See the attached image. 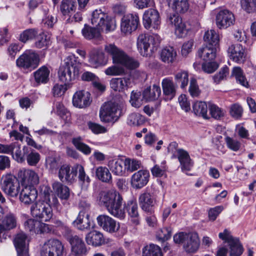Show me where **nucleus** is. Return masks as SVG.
<instances>
[{"mask_svg": "<svg viewBox=\"0 0 256 256\" xmlns=\"http://www.w3.org/2000/svg\"><path fill=\"white\" fill-rule=\"evenodd\" d=\"M104 50L112 58V63L115 64H120L130 70L135 69L140 66L138 60L129 56L114 44H106L104 45Z\"/></svg>", "mask_w": 256, "mask_h": 256, "instance_id": "f03ea898", "label": "nucleus"}, {"mask_svg": "<svg viewBox=\"0 0 256 256\" xmlns=\"http://www.w3.org/2000/svg\"><path fill=\"white\" fill-rule=\"evenodd\" d=\"M231 76L234 77L236 82L242 86L246 88H248L249 84L244 74L243 70L240 67H234L231 72Z\"/></svg>", "mask_w": 256, "mask_h": 256, "instance_id": "09e8293b", "label": "nucleus"}, {"mask_svg": "<svg viewBox=\"0 0 256 256\" xmlns=\"http://www.w3.org/2000/svg\"><path fill=\"white\" fill-rule=\"evenodd\" d=\"M16 226V218L15 215L9 212L0 218V242L6 240L7 232Z\"/></svg>", "mask_w": 256, "mask_h": 256, "instance_id": "f8f14e48", "label": "nucleus"}, {"mask_svg": "<svg viewBox=\"0 0 256 256\" xmlns=\"http://www.w3.org/2000/svg\"><path fill=\"white\" fill-rule=\"evenodd\" d=\"M139 18L137 14H128L124 16L121 20L122 32L130 34L136 30L139 24Z\"/></svg>", "mask_w": 256, "mask_h": 256, "instance_id": "dca6fc26", "label": "nucleus"}, {"mask_svg": "<svg viewBox=\"0 0 256 256\" xmlns=\"http://www.w3.org/2000/svg\"><path fill=\"white\" fill-rule=\"evenodd\" d=\"M72 143L76 148L86 155L91 153V148L82 142V138L80 136L73 138Z\"/></svg>", "mask_w": 256, "mask_h": 256, "instance_id": "5fc2aeb1", "label": "nucleus"}, {"mask_svg": "<svg viewBox=\"0 0 256 256\" xmlns=\"http://www.w3.org/2000/svg\"><path fill=\"white\" fill-rule=\"evenodd\" d=\"M172 8L176 13H184L189 8L188 0H172Z\"/></svg>", "mask_w": 256, "mask_h": 256, "instance_id": "6e6d98bb", "label": "nucleus"}, {"mask_svg": "<svg viewBox=\"0 0 256 256\" xmlns=\"http://www.w3.org/2000/svg\"><path fill=\"white\" fill-rule=\"evenodd\" d=\"M108 58L101 50H92L89 54L88 62L92 66L97 68L106 64Z\"/></svg>", "mask_w": 256, "mask_h": 256, "instance_id": "a878e982", "label": "nucleus"}, {"mask_svg": "<svg viewBox=\"0 0 256 256\" xmlns=\"http://www.w3.org/2000/svg\"><path fill=\"white\" fill-rule=\"evenodd\" d=\"M52 188L57 196L62 200H68L70 198V192L69 188L60 182H54L52 184Z\"/></svg>", "mask_w": 256, "mask_h": 256, "instance_id": "a18cd8bd", "label": "nucleus"}, {"mask_svg": "<svg viewBox=\"0 0 256 256\" xmlns=\"http://www.w3.org/2000/svg\"><path fill=\"white\" fill-rule=\"evenodd\" d=\"M6 152L5 154H12V158L18 162H22L25 160V154L24 148L22 150L20 145L17 142H13L6 144Z\"/></svg>", "mask_w": 256, "mask_h": 256, "instance_id": "7c9ffc66", "label": "nucleus"}, {"mask_svg": "<svg viewBox=\"0 0 256 256\" xmlns=\"http://www.w3.org/2000/svg\"><path fill=\"white\" fill-rule=\"evenodd\" d=\"M209 111L212 118L216 120H220L224 116V110L210 102H209Z\"/></svg>", "mask_w": 256, "mask_h": 256, "instance_id": "052dcab7", "label": "nucleus"}, {"mask_svg": "<svg viewBox=\"0 0 256 256\" xmlns=\"http://www.w3.org/2000/svg\"><path fill=\"white\" fill-rule=\"evenodd\" d=\"M143 24L146 29H149L151 27L154 29H158L160 24L158 12L154 8H150L146 10L143 16Z\"/></svg>", "mask_w": 256, "mask_h": 256, "instance_id": "2eb2a0df", "label": "nucleus"}, {"mask_svg": "<svg viewBox=\"0 0 256 256\" xmlns=\"http://www.w3.org/2000/svg\"><path fill=\"white\" fill-rule=\"evenodd\" d=\"M209 38V74L214 72L220 66V63L214 60L216 54L220 50V36L215 30H210Z\"/></svg>", "mask_w": 256, "mask_h": 256, "instance_id": "0eeeda50", "label": "nucleus"}, {"mask_svg": "<svg viewBox=\"0 0 256 256\" xmlns=\"http://www.w3.org/2000/svg\"><path fill=\"white\" fill-rule=\"evenodd\" d=\"M50 70L48 68L45 66H42L33 74L36 84V86L40 84H46L50 80L49 76Z\"/></svg>", "mask_w": 256, "mask_h": 256, "instance_id": "c9c22d12", "label": "nucleus"}, {"mask_svg": "<svg viewBox=\"0 0 256 256\" xmlns=\"http://www.w3.org/2000/svg\"><path fill=\"white\" fill-rule=\"evenodd\" d=\"M168 22L174 26L175 32L180 37H182L187 34V28L185 23L182 21V18L176 14H170L168 18Z\"/></svg>", "mask_w": 256, "mask_h": 256, "instance_id": "bb28decb", "label": "nucleus"}, {"mask_svg": "<svg viewBox=\"0 0 256 256\" xmlns=\"http://www.w3.org/2000/svg\"><path fill=\"white\" fill-rule=\"evenodd\" d=\"M71 246L72 252L74 256H84L87 252L86 244L82 239L78 236H71L68 238Z\"/></svg>", "mask_w": 256, "mask_h": 256, "instance_id": "4be33fe9", "label": "nucleus"}, {"mask_svg": "<svg viewBox=\"0 0 256 256\" xmlns=\"http://www.w3.org/2000/svg\"><path fill=\"white\" fill-rule=\"evenodd\" d=\"M56 112L66 122H68L70 118V113L65 108L64 106L60 102H57L56 104Z\"/></svg>", "mask_w": 256, "mask_h": 256, "instance_id": "338daca9", "label": "nucleus"}, {"mask_svg": "<svg viewBox=\"0 0 256 256\" xmlns=\"http://www.w3.org/2000/svg\"><path fill=\"white\" fill-rule=\"evenodd\" d=\"M96 178L100 181L107 184L112 183V176L109 170L105 166H98L96 170Z\"/></svg>", "mask_w": 256, "mask_h": 256, "instance_id": "de8ad7c7", "label": "nucleus"}, {"mask_svg": "<svg viewBox=\"0 0 256 256\" xmlns=\"http://www.w3.org/2000/svg\"><path fill=\"white\" fill-rule=\"evenodd\" d=\"M110 170L115 175L122 176L126 173L124 162L122 160H112L108 162V164Z\"/></svg>", "mask_w": 256, "mask_h": 256, "instance_id": "58836bf2", "label": "nucleus"}, {"mask_svg": "<svg viewBox=\"0 0 256 256\" xmlns=\"http://www.w3.org/2000/svg\"><path fill=\"white\" fill-rule=\"evenodd\" d=\"M27 236L22 232L16 234L14 239L17 256H29L28 244H26Z\"/></svg>", "mask_w": 256, "mask_h": 256, "instance_id": "6ab92c4d", "label": "nucleus"}, {"mask_svg": "<svg viewBox=\"0 0 256 256\" xmlns=\"http://www.w3.org/2000/svg\"><path fill=\"white\" fill-rule=\"evenodd\" d=\"M38 34V32L34 28L28 29L24 30L20 36V40L26 42L30 40L36 38Z\"/></svg>", "mask_w": 256, "mask_h": 256, "instance_id": "69168bd1", "label": "nucleus"}, {"mask_svg": "<svg viewBox=\"0 0 256 256\" xmlns=\"http://www.w3.org/2000/svg\"><path fill=\"white\" fill-rule=\"evenodd\" d=\"M96 220L98 225L107 232L114 233L118 230V224L114 220L108 216L100 215L97 217Z\"/></svg>", "mask_w": 256, "mask_h": 256, "instance_id": "b1692460", "label": "nucleus"}, {"mask_svg": "<svg viewBox=\"0 0 256 256\" xmlns=\"http://www.w3.org/2000/svg\"><path fill=\"white\" fill-rule=\"evenodd\" d=\"M124 166L128 172H132L140 168L142 166V163L140 161L137 160L126 158L124 160Z\"/></svg>", "mask_w": 256, "mask_h": 256, "instance_id": "bf43d9fd", "label": "nucleus"}, {"mask_svg": "<svg viewBox=\"0 0 256 256\" xmlns=\"http://www.w3.org/2000/svg\"><path fill=\"white\" fill-rule=\"evenodd\" d=\"M128 213L130 222L134 225H138L140 223V216L138 212V205L136 200H128L124 206Z\"/></svg>", "mask_w": 256, "mask_h": 256, "instance_id": "c756f323", "label": "nucleus"}, {"mask_svg": "<svg viewBox=\"0 0 256 256\" xmlns=\"http://www.w3.org/2000/svg\"><path fill=\"white\" fill-rule=\"evenodd\" d=\"M77 174V166L72 168L70 170V167L68 165L62 166L58 172V178L63 182L72 183L75 180Z\"/></svg>", "mask_w": 256, "mask_h": 256, "instance_id": "c85d7f7f", "label": "nucleus"}, {"mask_svg": "<svg viewBox=\"0 0 256 256\" xmlns=\"http://www.w3.org/2000/svg\"><path fill=\"white\" fill-rule=\"evenodd\" d=\"M228 52L231 60L237 63H242L246 60V48L240 44H234L229 46Z\"/></svg>", "mask_w": 256, "mask_h": 256, "instance_id": "393cba45", "label": "nucleus"}, {"mask_svg": "<svg viewBox=\"0 0 256 256\" xmlns=\"http://www.w3.org/2000/svg\"><path fill=\"white\" fill-rule=\"evenodd\" d=\"M42 222L30 218L24 222V226L26 230L36 234H44L50 232L51 230L49 226Z\"/></svg>", "mask_w": 256, "mask_h": 256, "instance_id": "f3484780", "label": "nucleus"}, {"mask_svg": "<svg viewBox=\"0 0 256 256\" xmlns=\"http://www.w3.org/2000/svg\"><path fill=\"white\" fill-rule=\"evenodd\" d=\"M172 228L170 226H166L159 230L156 233L157 240L161 242H164L169 240L172 236Z\"/></svg>", "mask_w": 256, "mask_h": 256, "instance_id": "13d9d810", "label": "nucleus"}, {"mask_svg": "<svg viewBox=\"0 0 256 256\" xmlns=\"http://www.w3.org/2000/svg\"><path fill=\"white\" fill-rule=\"evenodd\" d=\"M90 94L84 90L76 92L72 97L73 106L80 108L88 106L92 102Z\"/></svg>", "mask_w": 256, "mask_h": 256, "instance_id": "5701e85b", "label": "nucleus"}, {"mask_svg": "<svg viewBox=\"0 0 256 256\" xmlns=\"http://www.w3.org/2000/svg\"><path fill=\"white\" fill-rule=\"evenodd\" d=\"M77 171L78 172L79 184L80 185L82 189L87 190L91 182L90 178L86 174L84 168L82 165L77 166Z\"/></svg>", "mask_w": 256, "mask_h": 256, "instance_id": "49530a36", "label": "nucleus"}, {"mask_svg": "<svg viewBox=\"0 0 256 256\" xmlns=\"http://www.w3.org/2000/svg\"><path fill=\"white\" fill-rule=\"evenodd\" d=\"M176 52L171 46L164 48L160 54V58L162 62L166 64H172L176 60Z\"/></svg>", "mask_w": 256, "mask_h": 256, "instance_id": "ea45409f", "label": "nucleus"}, {"mask_svg": "<svg viewBox=\"0 0 256 256\" xmlns=\"http://www.w3.org/2000/svg\"><path fill=\"white\" fill-rule=\"evenodd\" d=\"M145 122L144 116L138 113H132L128 118V123L130 126H140Z\"/></svg>", "mask_w": 256, "mask_h": 256, "instance_id": "680f3d73", "label": "nucleus"}, {"mask_svg": "<svg viewBox=\"0 0 256 256\" xmlns=\"http://www.w3.org/2000/svg\"><path fill=\"white\" fill-rule=\"evenodd\" d=\"M80 68L74 56H68L64 60V64L60 68L58 72L60 80L70 86V82L79 76Z\"/></svg>", "mask_w": 256, "mask_h": 256, "instance_id": "7ed1b4c3", "label": "nucleus"}, {"mask_svg": "<svg viewBox=\"0 0 256 256\" xmlns=\"http://www.w3.org/2000/svg\"><path fill=\"white\" fill-rule=\"evenodd\" d=\"M138 202L142 210L150 214L154 213L156 200L152 194L149 192L142 194L139 196Z\"/></svg>", "mask_w": 256, "mask_h": 256, "instance_id": "412c9836", "label": "nucleus"}, {"mask_svg": "<svg viewBox=\"0 0 256 256\" xmlns=\"http://www.w3.org/2000/svg\"><path fill=\"white\" fill-rule=\"evenodd\" d=\"M49 38L44 33L42 32L36 36L34 46L38 48L46 49L50 44Z\"/></svg>", "mask_w": 256, "mask_h": 256, "instance_id": "4d7b16f0", "label": "nucleus"}, {"mask_svg": "<svg viewBox=\"0 0 256 256\" xmlns=\"http://www.w3.org/2000/svg\"><path fill=\"white\" fill-rule=\"evenodd\" d=\"M48 241L51 250L52 256H64V246L60 240L55 238H51Z\"/></svg>", "mask_w": 256, "mask_h": 256, "instance_id": "c03bdc74", "label": "nucleus"}, {"mask_svg": "<svg viewBox=\"0 0 256 256\" xmlns=\"http://www.w3.org/2000/svg\"><path fill=\"white\" fill-rule=\"evenodd\" d=\"M177 154L182 171H190L193 166V162L188 153L182 149H178L177 150Z\"/></svg>", "mask_w": 256, "mask_h": 256, "instance_id": "f704fd0d", "label": "nucleus"}, {"mask_svg": "<svg viewBox=\"0 0 256 256\" xmlns=\"http://www.w3.org/2000/svg\"><path fill=\"white\" fill-rule=\"evenodd\" d=\"M167 170L166 161H163L160 164H156L152 169V175L156 177H161L166 172Z\"/></svg>", "mask_w": 256, "mask_h": 256, "instance_id": "e2e57ef3", "label": "nucleus"}, {"mask_svg": "<svg viewBox=\"0 0 256 256\" xmlns=\"http://www.w3.org/2000/svg\"><path fill=\"white\" fill-rule=\"evenodd\" d=\"M143 98L148 101H152L157 100L161 94L160 88L156 84L150 87L147 88L143 92Z\"/></svg>", "mask_w": 256, "mask_h": 256, "instance_id": "37998d69", "label": "nucleus"}, {"mask_svg": "<svg viewBox=\"0 0 256 256\" xmlns=\"http://www.w3.org/2000/svg\"><path fill=\"white\" fill-rule=\"evenodd\" d=\"M204 41L206 42L200 48L197 52V56L198 58L204 61L202 64V69L206 73H208V46L206 42L208 41V30L205 32L204 36Z\"/></svg>", "mask_w": 256, "mask_h": 256, "instance_id": "72a5a7b5", "label": "nucleus"}, {"mask_svg": "<svg viewBox=\"0 0 256 256\" xmlns=\"http://www.w3.org/2000/svg\"><path fill=\"white\" fill-rule=\"evenodd\" d=\"M76 0H62L60 6V10L64 16H70L76 10Z\"/></svg>", "mask_w": 256, "mask_h": 256, "instance_id": "79ce46f5", "label": "nucleus"}, {"mask_svg": "<svg viewBox=\"0 0 256 256\" xmlns=\"http://www.w3.org/2000/svg\"><path fill=\"white\" fill-rule=\"evenodd\" d=\"M92 24L99 30L106 32L114 30L116 27L115 19L101 9L94 10L92 14Z\"/></svg>", "mask_w": 256, "mask_h": 256, "instance_id": "423d86ee", "label": "nucleus"}, {"mask_svg": "<svg viewBox=\"0 0 256 256\" xmlns=\"http://www.w3.org/2000/svg\"><path fill=\"white\" fill-rule=\"evenodd\" d=\"M163 92L167 99L172 100L176 95L177 86L171 78L163 79L162 82Z\"/></svg>", "mask_w": 256, "mask_h": 256, "instance_id": "473e14b6", "label": "nucleus"}, {"mask_svg": "<svg viewBox=\"0 0 256 256\" xmlns=\"http://www.w3.org/2000/svg\"><path fill=\"white\" fill-rule=\"evenodd\" d=\"M192 108L195 114L202 117L204 119H208L207 116L208 106L206 102L197 101L194 104Z\"/></svg>", "mask_w": 256, "mask_h": 256, "instance_id": "8fccbe9b", "label": "nucleus"}, {"mask_svg": "<svg viewBox=\"0 0 256 256\" xmlns=\"http://www.w3.org/2000/svg\"><path fill=\"white\" fill-rule=\"evenodd\" d=\"M2 190L11 197H16L19 192L20 184L17 179L14 176L6 175L1 184Z\"/></svg>", "mask_w": 256, "mask_h": 256, "instance_id": "4468645a", "label": "nucleus"}, {"mask_svg": "<svg viewBox=\"0 0 256 256\" xmlns=\"http://www.w3.org/2000/svg\"><path fill=\"white\" fill-rule=\"evenodd\" d=\"M130 76L122 78H112L110 82L111 88L116 92H122L127 90L130 84Z\"/></svg>", "mask_w": 256, "mask_h": 256, "instance_id": "2f4dec72", "label": "nucleus"}, {"mask_svg": "<svg viewBox=\"0 0 256 256\" xmlns=\"http://www.w3.org/2000/svg\"><path fill=\"white\" fill-rule=\"evenodd\" d=\"M20 182L22 187H34L39 183V177L34 170L22 168L18 174Z\"/></svg>", "mask_w": 256, "mask_h": 256, "instance_id": "ddd939ff", "label": "nucleus"}, {"mask_svg": "<svg viewBox=\"0 0 256 256\" xmlns=\"http://www.w3.org/2000/svg\"><path fill=\"white\" fill-rule=\"evenodd\" d=\"M38 198V192L34 187H22L20 194V200L25 205L34 202Z\"/></svg>", "mask_w": 256, "mask_h": 256, "instance_id": "cd10ccee", "label": "nucleus"}, {"mask_svg": "<svg viewBox=\"0 0 256 256\" xmlns=\"http://www.w3.org/2000/svg\"><path fill=\"white\" fill-rule=\"evenodd\" d=\"M99 202L112 216L120 218H124V211L122 208V198L118 192L113 190L102 192Z\"/></svg>", "mask_w": 256, "mask_h": 256, "instance_id": "f257e3e1", "label": "nucleus"}, {"mask_svg": "<svg viewBox=\"0 0 256 256\" xmlns=\"http://www.w3.org/2000/svg\"><path fill=\"white\" fill-rule=\"evenodd\" d=\"M100 30H99L96 27L92 28L85 24L84 27L82 30V34L84 36L86 39H100L101 37Z\"/></svg>", "mask_w": 256, "mask_h": 256, "instance_id": "3c124183", "label": "nucleus"}, {"mask_svg": "<svg viewBox=\"0 0 256 256\" xmlns=\"http://www.w3.org/2000/svg\"><path fill=\"white\" fill-rule=\"evenodd\" d=\"M174 241L176 244H182L187 252H196L200 246V240L195 232H180L174 236Z\"/></svg>", "mask_w": 256, "mask_h": 256, "instance_id": "39448f33", "label": "nucleus"}, {"mask_svg": "<svg viewBox=\"0 0 256 256\" xmlns=\"http://www.w3.org/2000/svg\"><path fill=\"white\" fill-rule=\"evenodd\" d=\"M130 102L134 107L136 108L140 107L143 104V100L141 98L140 92L132 91L131 93Z\"/></svg>", "mask_w": 256, "mask_h": 256, "instance_id": "774afa93", "label": "nucleus"}, {"mask_svg": "<svg viewBox=\"0 0 256 256\" xmlns=\"http://www.w3.org/2000/svg\"><path fill=\"white\" fill-rule=\"evenodd\" d=\"M30 214L36 220L44 222L49 221L53 216L52 208L44 200L36 202L32 205Z\"/></svg>", "mask_w": 256, "mask_h": 256, "instance_id": "1a4fd4ad", "label": "nucleus"}, {"mask_svg": "<svg viewBox=\"0 0 256 256\" xmlns=\"http://www.w3.org/2000/svg\"><path fill=\"white\" fill-rule=\"evenodd\" d=\"M122 114L120 106L118 104L108 102L104 104L100 110V120L105 122H115Z\"/></svg>", "mask_w": 256, "mask_h": 256, "instance_id": "6e6552de", "label": "nucleus"}, {"mask_svg": "<svg viewBox=\"0 0 256 256\" xmlns=\"http://www.w3.org/2000/svg\"><path fill=\"white\" fill-rule=\"evenodd\" d=\"M176 84H180L182 88H184L188 84V73L187 71L180 70L174 74Z\"/></svg>", "mask_w": 256, "mask_h": 256, "instance_id": "603ef678", "label": "nucleus"}, {"mask_svg": "<svg viewBox=\"0 0 256 256\" xmlns=\"http://www.w3.org/2000/svg\"><path fill=\"white\" fill-rule=\"evenodd\" d=\"M24 152H26L25 160L26 159L28 164L30 166H36L40 159V154L28 146H24Z\"/></svg>", "mask_w": 256, "mask_h": 256, "instance_id": "a19ab883", "label": "nucleus"}, {"mask_svg": "<svg viewBox=\"0 0 256 256\" xmlns=\"http://www.w3.org/2000/svg\"><path fill=\"white\" fill-rule=\"evenodd\" d=\"M143 256H162V250L158 245L151 244L142 248Z\"/></svg>", "mask_w": 256, "mask_h": 256, "instance_id": "864d4df0", "label": "nucleus"}, {"mask_svg": "<svg viewBox=\"0 0 256 256\" xmlns=\"http://www.w3.org/2000/svg\"><path fill=\"white\" fill-rule=\"evenodd\" d=\"M104 72L107 76H123L126 70L121 66L114 65L106 69Z\"/></svg>", "mask_w": 256, "mask_h": 256, "instance_id": "0e129e2a", "label": "nucleus"}, {"mask_svg": "<svg viewBox=\"0 0 256 256\" xmlns=\"http://www.w3.org/2000/svg\"><path fill=\"white\" fill-rule=\"evenodd\" d=\"M16 62L17 66L19 67L34 69L39 64V56L34 50H27L18 58Z\"/></svg>", "mask_w": 256, "mask_h": 256, "instance_id": "9b49d317", "label": "nucleus"}, {"mask_svg": "<svg viewBox=\"0 0 256 256\" xmlns=\"http://www.w3.org/2000/svg\"><path fill=\"white\" fill-rule=\"evenodd\" d=\"M160 40V36L156 34H140L137 40V47L140 55L145 57L150 56L157 50Z\"/></svg>", "mask_w": 256, "mask_h": 256, "instance_id": "20e7f679", "label": "nucleus"}, {"mask_svg": "<svg viewBox=\"0 0 256 256\" xmlns=\"http://www.w3.org/2000/svg\"><path fill=\"white\" fill-rule=\"evenodd\" d=\"M220 239L225 243H228L230 248V256H240L244 252V248L238 238H234L228 229L224 230L222 232L218 234Z\"/></svg>", "mask_w": 256, "mask_h": 256, "instance_id": "9d476101", "label": "nucleus"}, {"mask_svg": "<svg viewBox=\"0 0 256 256\" xmlns=\"http://www.w3.org/2000/svg\"><path fill=\"white\" fill-rule=\"evenodd\" d=\"M234 22V14L228 10H221L216 15V24L220 29L228 28L233 25Z\"/></svg>", "mask_w": 256, "mask_h": 256, "instance_id": "a211bd4d", "label": "nucleus"}, {"mask_svg": "<svg viewBox=\"0 0 256 256\" xmlns=\"http://www.w3.org/2000/svg\"><path fill=\"white\" fill-rule=\"evenodd\" d=\"M150 172L147 170H140L134 173L131 178L132 186L135 189H140L146 185L149 181Z\"/></svg>", "mask_w": 256, "mask_h": 256, "instance_id": "aec40b11", "label": "nucleus"}, {"mask_svg": "<svg viewBox=\"0 0 256 256\" xmlns=\"http://www.w3.org/2000/svg\"><path fill=\"white\" fill-rule=\"evenodd\" d=\"M86 240L88 244L94 246H101L105 241L103 234L96 230L91 231L86 234Z\"/></svg>", "mask_w": 256, "mask_h": 256, "instance_id": "4c0bfd02", "label": "nucleus"}, {"mask_svg": "<svg viewBox=\"0 0 256 256\" xmlns=\"http://www.w3.org/2000/svg\"><path fill=\"white\" fill-rule=\"evenodd\" d=\"M72 224L74 226L81 230L89 229L90 226V216L84 212L80 211Z\"/></svg>", "mask_w": 256, "mask_h": 256, "instance_id": "e433bc0d", "label": "nucleus"}]
</instances>
